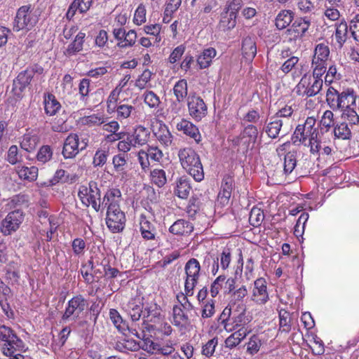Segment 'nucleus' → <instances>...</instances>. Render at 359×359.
I'll return each instance as SVG.
<instances>
[{
  "label": "nucleus",
  "instance_id": "f257e3e1",
  "mask_svg": "<svg viewBox=\"0 0 359 359\" xmlns=\"http://www.w3.org/2000/svg\"><path fill=\"white\" fill-rule=\"evenodd\" d=\"M326 101L334 111L341 109V117L350 123H359V96L353 89L347 88L339 93L333 87H330L326 93Z\"/></svg>",
  "mask_w": 359,
  "mask_h": 359
},
{
  "label": "nucleus",
  "instance_id": "f03ea898",
  "mask_svg": "<svg viewBox=\"0 0 359 359\" xmlns=\"http://www.w3.org/2000/svg\"><path fill=\"white\" fill-rule=\"evenodd\" d=\"M177 155L182 167L196 182H201L203 180L204 172L202 163L198 154L192 148L180 149Z\"/></svg>",
  "mask_w": 359,
  "mask_h": 359
},
{
  "label": "nucleus",
  "instance_id": "7ed1b4c3",
  "mask_svg": "<svg viewBox=\"0 0 359 359\" xmlns=\"http://www.w3.org/2000/svg\"><path fill=\"white\" fill-rule=\"evenodd\" d=\"M43 68L39 65H34L28 67L25 70L22 71L13 80V91L18 97H22V93L31 81L42 80Z\"/></svg>",
  "mask_w": 359,
  "mask_h": 359
},
{
  "label": "nucleus",
  "instance_id": "20e7f679",
  "mask_svg": "<svg viewBox=\"0 0 359 359\" xmlns=\"http://www.w3.org/2000/svg\"><path fill=\"white\" fill-rule=\"evenodd\" d=\"M16 350H27L25 342L15 330L6 325H0V351L3 355H10Z\"/></svg>",
  "mask_w": 359,
  "mask_h": 359
},
{
  "label": "nucleus",
  "instance_id": "39448f33",
  "mask_svg": "<svg viewBox=\"0 0 359 359\" xmlns=\"http://www.w3.org/2000/svg\"><path fill=\"white\" fill-rule=\"evenodd\" d=\"M316 120L315 118L308 117L304 124H299L292 135V140L294 144H302L308 147L314 140L318 139L320 134L315 127Z\"/></svg>",
  "mask_w": 359,
  "mask_h": 359
},
{
  "label": "nucleus",
  "instance_id": "423d86ee",
  "mask_svg": "<svg viewBox=\"0 0 359 359\" xmlns=\"http://www.w3.org/2000/svg\"><path fill=\"white\" fill-rule=\"evenodd\" d=\"M39 15L32 9L31 6L20 7L13 21V30L18 32L21 30H31L38 22Z\"/></svg>",
  "mask_w": 359,
  "mask_h": 359
},
{
  "label": "nucleus",
  "instance_id": "0eeeda50",
  "mask_svg": "<svg viewBox=\"0 0 359 359\" xmlns=\"http://www.w3.org/2000/svg\"><path fill=\"white\" fill-rule=\"evenodd\" d=\"M78 196L83 205H91L96 212L101 210V191L96 182L90 181L88 187L81 186Z\"/></svg>",
  "mask_w": 359,
  "mask_h": 359
},
{
  "label": "nucleus",
  "instance_id": "6e6552de",
  "mask_svg": "<svg viewBox=\"0 0 359 359\" xmlns=\"http://www.w3.org/2000/svg\"><path fill=\"white\" fill-rule=\"evenodd\" d=\"M323 81L304 75L294 88L296 94L302 97L316 95L322 89Z\"/></svg>",
  "mask_w": 359,
  "mask_h": 359
},
{
  "label": "nucleus",
  "instance_id": "1a4fd4ad",
  "mask_svg": "<svg viewBox=\"0 0 359 359\" xmlns=\"http://www.w3.org/2000/svg\"><path fill=\"white\" fill-rule=\"evenodd\" d=\"M184 271L186 274L184 292L187 295L192 296L200 276L201 265L199 262L195 258L190 259L185 264Z\"/></svg>",
  "mask_w": 359,
  "mask_h": 359
},
{
  "label": "nucleus",
  "instance_id": "9d476101",
  "mask_svg": "<svg viewBox=\"0 0 359 359\" xmlns=\"http://www.w3.org/2000/svg\"><path fill=\"white\" fill-rule=\"evenodd\" d=\"M88 140L82 138L81 140L76 133L69 134L65 139L62 154L65 158H74L80 151L84 150L88 146Z\"/></svg>",
  "mask_w": 359,
  "mask_h": 359
},
{
  "label": "nucleus",
  "instance_id": "9b49d317",
  "mask_svg": "<svg viewBox=\"0 0 359 359\" xmlns=\"http://www.w3.org/2000/svg\"><path fill=\"white\" fill-rule=\"evenodd\" d=\"M231 262V250L229 248H224L222 252L217 256L210 255L205 257V262L208 263L210 267V271L213 275H216L219 271V267L222 270H226Z\"/></svg>",
  "mask_w": 359,
  "mask_h": 359
},
{
  "label": "nucleus",
  "instance_id": "f8f14e48",
  "mask_svg": "<svg viewBox=\"0 0 359 359\" xmlns=\"http://www.w3.org/2000/svg\"><path fill=\"white\" fill-rule=\"evenodd\" d=\"M88 303L82 295H76L72 298L67 303L62 320H67L70 318L76 320L80 314L87 308Z\"/></svg>",
  "mask_w": 359,
  "mask_h": 359
},
{
  "label": "nucleus",
  "instance_id": "ddd939ff",
  "mask_svg": "<svg viewBox=\"0 0 359 359\" xmlns=\"http://www.w3.org/2000/svg\"><path fill=\"white\" fill-rule=\"evenodd\" d=\"M24 219V215L21 210H16L9 212L1 220V233L5 236L11 235L17 231Z\"/></svg>",
  "mask_w": 359,
  "mask_h": 359
},
{
  "label": "nucleus",
  "instance_id": "4468645a",
  "mask_svg": "<svg viewBox=\"0 0 359 359\" xmlns=\"http://www.w3.org/2000/svg\"><path fill=\"white\" fill-rule=\"evenodd\" d=\"M126 221L125 214L120 208L107 210L106 224L112 232L121 231L125 227Z\"/></svg>",
  "mask_w": 359,
  "mask_h": 359
},
{
  "label": "nucleus",
  "instance_id": "2eb2a0df",
  "mask_svg": "<svg viewBox=\"0 0 359 359\" xmlns=\"http://www.w3.org/2000/svg\"><path fill=\"white\" fill-rule=\"evenodd\" d=\"M187 107L189 116L196 121H200L208 113L207 106L200 97H189Z\"/></svg>",
  "mask_w": 359,
  "mask_h": 359
},
{
  "label": "nucleus",
  "instance_id": "dca6fc26",
  "mask_svg": "<svg viewBox=\"0 0 359 359\" xmlns=\"http://www.w3.org/2000/svg\"><path fill=\"white\" fill-rule=\"evenodd\" d=\"M133 100H123L118 102L113 112L116 113L117 120L134 119L137 116V109Z\"/></svg>",
  "mask_w": 359,
  "mask_h": 359
},
{
  "label": "nucleus",
  "instance_id": "f3484780",
  "mask_svg": "<svg viewBox=\"0 0 359 359\" xmlns=\"http://www.w3.org/2000/svg\"><path fill=\"white\" fill-rule=\"evenodd\" d=\"M310 26V21L308 18H304L296 20L292 27L287 29V35L289 41L301 39L308 31Z\"/></svg>",
  "mask_w": 359,
  "mask_h": 359
},
{
  "label": "nucleus",
  "instance_id": "a211bd4d",
  "mask_svg": "<svg viewBox=\"0 0 359 359\" xmlns=\"http://www.w3.org/2000/svg\"><path fill=\"white\" fill-rule=\"evenodd\" d=\"M257 128L254 125H248L241 134L239 144L246 151L252 149L257 142Z\"/></svg>",
  "mask_w": 359,
  "mask_h": 359
},
{
  "label": "nucleus",
  "instance_id": "6ab92c4d",
  "mask_svg": "<svg viewBox=\"0 0 359 359\" xmlns=\"http://www.w3.org/2000/svg\"><path fill=\"white\" fill-rule=\"evenodd\" d=\"M269 299L266 280L263 278H257L254 282L252 300L257 304H264Z\"/></svg>",
  "mask_w": 359,
  "mask_h": 359
},
{
  "label": "nucleus",
  "instance_id": "aec40b11",
  "mask_svg": "<svg viewBox=\"0 0 359 359\" xmlns=\"http://www.w3.org/2000/svg\"><path fill=\"white\" fill-rule=\"evenodd\" d=\"M176 129L194 139L197 143L201 140V135L197 126L186 118H182L176 123Z\"/></svg>",
  "mask_w": 359,
  "mask_h": 359
},
{
  "label": "nucleus",
  "instance_id": "412c9836",
  "mask_svg": "<svg viewBox=\"0 0 359 359\" xmlns=\"http://www.w3.org/2000/svg\"><path fill=\"white\" fill-rule=\"evenodd\" d=\"M312 140L311 144L307 147L312 156L318 159L331 155L332 149L323 141L321 135L316 140L313 138Z\"/></svg>",
  "mask_w": 359,
  "mask_h": 359
},
{
  "label": "nucleus",
  "instance_id": "4be33fe9",
  "mask_svg": "<svg viewBox=\"0 0 359 359\" xmlns=\"http://www.w3.org/2000/svg\"><path fill=\"white\" fill-rule=\"evenodd\" d=\"M121 199V192L117 188H110L105 193L102 202L101 203V208H107L108 209L119 208V203Z\"/></svg>",
  "mask_w": 359,
  "mask_h": 359
},
{
  "label": "nucleus",
  "instance_id": "5701e85b",
  "mask_svg": "<svg viewBox=\"0 0 359 359\" xmlns=\"http://www.w3.org/2000/svg\"><path fill=\"white\" fill-rule=\"evenodd\" d=\"M251 321V318L246 314L245 310L243 309L241 311L233 312L232 319L230 323L231 332L233 330L245 328L246 330H252L248 326L249 323Z\"/></svg>",
  "mask_w": 359,
  "mask_h": 359
},
{
  "label": "nucleus",
  "instance_id": "b1692460",
  "mask_svg": "<svg viewBox=\"0 0 359 359\" xmlns=\"http://www.w3.org/2000/svg\"><path fill=\"white\" fill-rule=\"evenodd\" d=\"M241 54L247 62H252L257 54V45L255 39L246 36L243 39L241 43Z\"/></svg>",
  "mask_w": 359,
  "mask_h": 359
},
{
  "label": "nucleus",
  "instance_id": "393cba45",
  "mask_svg": "<svg viewBox=\"0 0 359 359\" xmlns=\"http://www.w3.org/2000/svg\"><path fill=\"white\" fill-rule=\"evenodd\" d=\"M194 230L191 222L185 219H177L169 228V232L176 236H187Z\"/></svg>",
  "mask_w": 359,
  "mask_h": 359
},
{
  "label": "nucleus",
  "instance_id": "a878e982",
  "mask_svg": "<svg viewBox=\"0 0 359 359\" xmlns=\"http://www.w3.org/2000/svg\"><path fill=\"white\" fill-rule=\"evenodd\" d=\"M140 231L142 237L145 240H154L156 230L154 225L147 219L145 215L140 217Z\"/></svg>",
  "mask_w": 359,
  "mask_h": 359
},
{
  "label": "nucleus",
  "instance_id": "bb28decb",
  "mask_svg": "<svg viewBox=\"0 0 359 359\" xmlns=\"http://www.w3.org/2000/svg\"><path fill=\"white\" fill-rule=\"evenodd\" d=\"M154 134L163 146L168 147L171 145L173 136L165 123L160 122L158 129L154 131Z\"/></svg>",
  "mask_w": 359,
  "mask_h": 359
},
{
  "label": "nucleus",
  "instance_id": "cd10ccee",
  "mask_svg": "<svg viewBox=\"0 0 359 359\" xmlns=\"http://www.w3.org/2000/svg\"><path fill=\"white\" fill-rule=\"evenodd\" d=\"M252 330H246L245 328L238 329L229 336L225 340V346L226 348L232 349L238 346L250 332Z\"/></svg>",
  "mask_w": 359,
  "mask_h": 359
},
{
  "label": "nucleus",
  "instance_id": "c85d7f7f",
  "mask_svg": "<svg viewBox=\"0 0 359 359\" xmlns=\"http://www.w3.org/2000/svg\"><path fill=\"white\" fill-rule=\"evenodd\" d=\"M161 309L154 302L144 305L142 317L147 321L156 323L160 319Z\"/></svg>",
  "mask_w": 359,
  "mask_h": 359
},
{
  "label": "nucleus",
  "instance_id": "c756f323",
  "mask_svg": "<svg viewBox=\"0 0 359 359\" xmlns=\"http://www.w3.org/2000/svg\"><path fill=\"white\" fill-rule=\"evenodd\" d=\"M76 174H69L63 169H58L55 171L53 177L50 179L51 185H55L58 183H74L78 180Z\"/></svg>",
  "mask_w": 359,
  "mask_h": 359
},
{
  "label": "nucleus",
  "instance_id": "7c9ffc66",
  "mask_svg": "<svg viewBox=\"0 0 359 359\" xmlns=\"http://www.w3.org/2000/svg\"><path fill=\"white\" fill-rule=\"evenodd\" d=\"M181 306L175 305L172 308V324L178 327H185L189 323L188 315Z\"/></svg>",
  "mask_w": 359,
  "mask_h": 359
},
{
  "label": "nucleus",
  "instance_id": "2f4dec72",
  "mask_svg": "<svg viewBox=\"0 0 359 359\" xmlns=\"http://www.w3.org/2000/svg\"><path fill=\"white\" fill-rule=\"evenodd\" d=\"M86 34L79 32L75 36L74 41L70 43L65 53L67 56H72L81 52L83 50V43L85 41Z\"/></svg>",
  "mask_w": 359,
  "mask_h": 359
},
{
  "label": "nucleus",
  "instance_id": "473e14b6",
  "mask_svg": "<svg viewBox=\"0 0 359 359\" xmlns=\"http://www.w3.org/2000/svg\"><path fill=\"white\" fill-rule=\"evenodd\" d=\"M233 179L231 176H225L223 178L221 190L218 194V198L222 203L228 202L233 190Z\"/></svg>",
  "mask_w": 359,
  "mask_h": 359
},
{
  "label": "nucleus",
  "instance_id": "72a5a7b5",
  "mask_svg": "<svg viewBox=\"0 0 359 359\" xmlns=\"http://www.w3.org/2000/svg\"><path fill=\"white\" fill-rule=\"evenodd\" d=\"M354 124L347 123L345 121L337 123L334 127V137L343 140H350L351 137V128Z\"/></svg>",
  "mask_w": 359,
  "mask_h": 359
},
{
  "label": "nucleus",
  "instance_id": "f704fd0d",
  "mask_svg": "<svg viewBox=\"0 0 359 359\" xmlns=\"http://www.w3.org/2000/svg\"><path fill=\"white\" fill-rule=\"evenodd\" d=\"M294 19V13L290 10L280 11L276 18V26L278 29L287 28Z\"/></svg>",
  "mask_w": 359,
  "mask_h": 359
},
{
  "label": "nucleus",
  "instance_id": "c9c22d12",
  "mask_svg": "<svg viewBox=\"0 0 359 359\" xmlns=\"http://www.w3.org/2000/svg\"><path fill=\"white\" fill-rule=\"evenodd\" d=\"M330 55V48L327 45L321 43L316 46L314 55L312 60L313 64H326Z\"/></svg>",
  "mask_w": 359,
  "mask_h": 359
},
{
  "label": "nucleus",
  "instance_id": "e433bc0d",
  "mask_svg": "<svg viewBox=\"0 0 359 359\" xmlns=\"http://www.w3.org/2000/svg\"><path fill=\"white\" fill-rule=\"evenodd\" d=\"M144 305L138 299H131L126 305V311L133 321L140 320L142 316Z\"/></svg>",
  "mask_w": 359,
  "mask_h": 359
},
{
  "label": "nucleus",
  "instance_id": "4c0bfd02",
  "mask_svg": "<svg viewBox=\"0 0 359 359\" xmlns=\"http://www.w3.org/2000/svg\"><path fill=\"white\" fill-rule=\"evenodd\" d=\"M217 52L213 48L205 49L197 58V63L200 69H205L208 67L212 59L216 56Z\"/></svg>",
  "mask_w": 359,
  "mask_h": 359
},
{
  "label": "nucleus",
  "instance_id": "58836bf2",
  "mask_svg": "<svg viewBox=\"0 0 359 359\" xmlns=\"http://www.w3.org/2000/svg\"><path fill=\"white\" fill-rule=\"evenodd\" d=\"M109 318L116 329L122 334H126L128 330V324L124 320L117 310L111 309L109 310Z\"/></svg>",
  "mask_w": 359,
  "mask_h": 359
},
{
  "label": "nucleus",
  "instance_id": "ea45409f",
  "mask_svg": "<svg viewBox=\"0 0 359 359\" xmlns=\"http://www.w3.org/2000/svg\"><path fill=\"white\" fill-rule=\"evenodd\" d=\"M43 103L45 112L49 116H54L61 108L60 103L52 94H48L44 97Z\"/></svg>",
  "mask_w": 359,
  "mask_h": 359
},
{
  "label": "nucleus",
  "instance_id": "a19ab883",
  "mask_svg": "<svg viewBox=\"0 0 359 359\" xmlns=\"http://www.w3.org/2000/svg\"><path fill=\"white\" fill-rule=\"evenodd\" d=\"M16 170L21 180L32 182L36 180L38 176V168L35 166H18Z\"/></svg>",
  "mask_w": 359,
  "mask_h": 359
},
{
  "label": "nucleus",
  "instance_id": "79ce46f5",
  "mask_svg": "<svg viewBox=\"0 0 359 359\" xmlns=\"http://www.w3.org/2000/svg\"><path fill=\"white\" fill-rule=\"evenodd\" d=\"M236 15L224 11L221 14V19L219 23V28L223 31L230 30L236 25Z\"/></svg>",
  "mask_w": 359,
  "mask_h": 359
},
{
  "label": "nucleus",
  "instance_id": "37998d69",
  "mask_svg": "<svg viewBox=\"0 0 359 359\" xmlns=\"http://www.w3.org/2000/svg\"><path fill=\"white\" fill-rule=\"evenodd\" d=\"M131 134L140 147L146 144L150 136L149 130L142 126H137Z\"/></svg>",
  "mask_w": 359,
  "mask_h": 359
},
{
  "label": "nucleus",
  "instance_id": "c03bdc74",
  "mask_svg": "<svg viewBox=\"0 0 359 359\" xmlns=\"http://www.w3.org/2000/svg\"><path fill=\"white\" fill-rule=\"evenodd\" d=\"M282 126L283 121L274 116L266 126L265 132L270 138L275 139L278 136Z\"/></svg>",
  "mask_w": 359,
  "mask_h": 359
},
{
  "label": "nucleus",
  "instance_id": "a18cd8bd",
  "mask_svg": "<svg viewBox=\"0 0 359 359\" xmlns=\"http://www.w3.org/2000/svg\"><path fill=\"white\" fill-rule=\"evenodd\" d=\"M191 187L186 178L181 177L177 181L175 194L179 198L182 199L187 198L189 195Z\"/></svg>",
  "mask_w": 359,
  "mask_h": 359
},
{
  "label": "nucleus",
  "instance_id": "49530a36",
  "mask_svg": "<svg viewBox=\"0 0 359 359\" xmlns=\"http://www.w3.org/2000/svg\"><path fill=\"white\" fill-rule=\"evenodd\" d=\"M173 93L177 101H184L188 93L187 82L185 79H180L175 83L173 87Z\"/></svg>",
  "mask_w": 359,
  "mask_h": 359
},
{
  "label": "nucleus",
  "instance_id": "de8ad7c7",
  "mask_svg": "<svg viewBox=\"0 0 359 359\" xmlns=\"http://www.w3.org/2000/svg\"><path fill=\"white\" fill-rule=\"evenodd\" d=\"M150 178L151 182L159 188L163 187L167 182L166 172L163 169L155 168L151 170Z\"/></svg>",
  "mask_w": 359,
  "mask_h": 359
},
{
  "label": "nucleus",
  "instance_id": "09e8293b",
  "mask_svg": "<svg viewBox=\"0 0 359 359\" xmlns=\"http://www.w3.org/2000/svg\"><path fill=\"white\" fill-rule=\"evenodd\" d=\"M348 26L346 22L336 25L335 39L339 48H341L347 39Z\"/></svg>",
  "mask_w": 359,
  "mask_h": 359
},
{
  "label": "nucleus",
  "instance_id": "8fccbe9b",
  "mask_svg": "<svg viewBox=\"0 0 359 359\" xmlns=\"http://www.w3.org/2000/svg\"><path fill=\"white\" fill-rule=\"evenodd\" d=\"M20 277L18 267L14 262L10 263L6 268V279L14 285L19 283Z\"/></svg>",
  "mask_w": 359,
  "mask_h": 359
},
{
  "label": "nucleus",
  "instance_id": "3c124183",
  "mask_svg": "<svg viewBox=\"0 0 359 359\" xmlns=\"http://www.w3.org/2000/svg\"><path fill=\"white\" fill-rule=\"evenodd\" d=\"M264 219L263 210L259 208L254 207L251 209L249 215V222L255 227L259 226Z\"/></svg>",
  "mask_w": 359,
  "mask_h": 359
},
{
  "label": "nucleus",
  "instance_id": "603ef678",
  "mask_svg": "<svg viewBox=\"0 0 359 359\" xmlns=\"http://www.w3.org/2000/svg\"><path fill=\"white\" fill-rule=\"evenodd\" d=\"M109 156V151L105 149H98L93 158V165L95 168L102 167L107 161Z\"/></svg>",
  "mask_w": 359,
  "mask_h": 359
},
{
  "label": "nucleus",
  "instance_id": "864d4df0",
  "mask_svg": "<svg viewBox=\"0 0 359 359\" xmlns=\"http://www.w3.org/2000/svg\"><path fill=\"white\" fill-rule=\"evenodd\" d=\"M219 339L215 337L209 339L205 344L202 346L201 354L207 358H211L214 355L215 348L218 345Z\"/></svg>",
  "mask_w": 359,
  "mask_h": 359
},
{
  "label": "nucleus",
  "instance_id": "5fc2aeb1",
  "mask_svg": "<svg viewBox=\"0 0 359 359\" xmlns=\"http://www.w3.org/2000/svg\"><path fill=\"white\" fill-rule=\"evenodd\" d=\"M79 123L82 126H86L88 127L99 126L104 123V118L102 116H100L97 114H92L81 118Z\"/></svg>",
  "mask_w": 359,
  "mask_h": 359
},
{
  "label": "nucleus",
  "instance_id": "6e6d98bb",
  "mask_svg": "<svg viewBox=\"0 0 359 359\" xmlns=\"http://www.w3.org/2000/svg\"><path fill=\"white\" fill-rule=\"evenodd\" d=\"M140 348L141 345L134 339H126L116 345V349L121 352L137 351Z\"/></svg>",
  "mask_w": 359,
  "mask_h": 359
},
{
  "label": "nucleus",
  "instance_id": "4d7b16f0",
  "mask_svg": "<svg viewBox=\"0 0 359 359\" xmlns=\"http://www.w3.org/2000/svg\"><path fill=\"white\" fill-rule=\"evenodd\" d=\"M144 103L150 108H157L160 103L159 97L151 90H147L143 94Z\"/></svg>",
  "mask_w": 359,
  "mask_h": 359
},
{
  "label": "nucleus",
  "instance_id": "13d9d810",
  "mask_svg": "<svg viewBox=\"0 0 359 359\" xmlns=\"http://www.w3.org/2000/svg\"><path fill=\"white\" fill-rule=\"evenodd\" d=\"M112 164L116 172H123L127 165L126 155L123 154L114 155L112 158Z\"/></svg>",
  "mask_w": 359,
  "mask_h": 359
},
{
  "label": "nucleus",
  "instance_id": "bf43d9fd",
  "mask_svg": "<svg viewBox=\"0 0 359 359\" xmlns=\"http://www.w3.org/2000/svg\"><path fill=\"white\" fill-rule=\"evenodd\" d=\"M297 165L296 155L292 152H288L284 158V172L286 175L290 174Z\"/></svg>",
  "mask_w": 359,
  "mask_h": 359
},
{
  "label": "nucleus",
  "instance_id": "052dcab7",
  "mask_svg": "<svg viewBox=\"0 0 359 359\" xmlns=\"http://www.w3.org/2000/svg\"><path fill=\"white\" fill-rule=\"evenodd\" d=\"M125 40L118 42L117 46L121 48L132 47L136 41L137 34L135 30L130 29L125 34Z\"/></svg>",
  "mask_w": 359,
  "mask_h": 359
},
{
  "label": "nucleus",
  "instance_id": "680f3d73",
  "mask_svg": "<svg viewBox=\"0 0 359 359\" xmlns=\"http://www.w3.org/2000/svg\"><path fill=\"white\" fill-rule=\"evenodd\" d=\"M9 298H4L0 299V307L8 320H14L15 316V312L8 302Z\"/></svg>",
  "mask_w": 359,
  "mask_h": 359
},
{
  "label": "nucleus",
  "instance_id": "e2e57ef3",
  "mask_svg": "<svg viewBox=\"0 0 359 359\" xmlns=\"http://www.w3.org/2000/svg\"><path fill=\"white\" fill-rule=\"evenodd\" d=\"M121 90H118L117 88L114 89L109 94L107 101V112L109 114L113 113L114 109L118 105V97L120 94Z\"/></svg>",
  "mask_w": 359,
  "mask_h": 359
},
{
  "label": "nucleus",
  "instance_id": "0e129e2a",
  "mask_svg": "<svg viewBox=\"0 0 359 359\" xmlns=\"http://www.w3.org/2000/svg\"><path fill=\"white\" fill-rule=\"evenodd\" d=\"M232 316L233 313L231 311V309L226 306L224 308L219 316L221 324L223 325L224 330L229 332H231L230 323L232 319Z\"/></svg>",
  "mask_w": 359,
  "mask_h": 359
},
{
  "label": "nucleus",
  "instance_id": "69168bd1",
  "mask_svg": "<svg viewBox=\"0 0 359 359\" xmlns=\"http://www.w3.org/2000/svg\"><path fill=\"white\" fill-rule=\"evenodd\" d=\"M36 143V137L30 136L29 135H25L23 137L22 142H20V147L25 151L31 152L35 149Z\"/></svg>",
  "mask_w": 359,
  "mask_h": 359
},
{
  "label": "nucleus",
  "instance_id": "338daca9",
  "mask_svg": "<svg viewBox=\"0 0 359 359\" xmlns=\"http://www.w3.org/2000/svg\"><path fill=\"white\" fill-rule=\"evenodd\" d=\"M53 156V150L48 145L42 146L37 153V160L45 163L50 160Z\"/></svg>",
  "mask_w": 359,
  "mask_h": 359
},
{
  "label": "nucleus",
  "instance_id": "774afa93",
  "mask_svg": "<svg viewBox=\"0 0 359 359\" xmlns=\"http://www.w3.org/2000/svg\"><path fill=\"white\" fill-rule=\"evenodd\" d=\"M297 6L302 13H311L316 10V6L311 0H297Z\"/></svg>",
  "mask_w": 359,
  "mask_h": 359
}]
</instances>
